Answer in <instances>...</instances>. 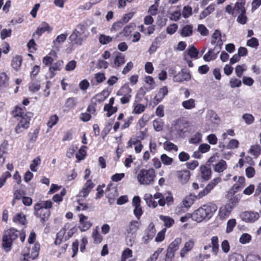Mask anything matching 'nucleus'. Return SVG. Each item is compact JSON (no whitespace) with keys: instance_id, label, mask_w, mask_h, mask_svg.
Instances as JSON below:
<instances>
[{"instance_id":"obj_23","label":"nucleus","mask_w":261,"mask_h":261,"mask_svg":"<svg viewBox=\"0 0 261 261\" xmlns=\"http://www.w3.org/2000/svg\"><path fill=\"white\" fill-rule=\"evenodd\" d=\"M200 176L202 179L205 180H208L212 174V170L211 167L205 165L201 166L200 168Z\"/></svg>"},{"instance_id":"obj_42","label":"nucleus","mask_w":261,"mask_h":261,"mask_svg":"<svg viewBox=\"0 0 261 261\" xmlns=\"http://www.w3.org/2000/svg\"><path fill=\"white\" fill-rule=\"evenodd\" d=\"M29 88L30 91L32 92H37L40 88L39 82L37 81H34L32 80V81L29 84Z\"/></svg>"},{"instance_id":"obj_45","label":"nucleus","mask_w":261,"mask_h":261,"mask_svg":"<svg viewBox=\"0 0 261 261\" xmlns=\"http://www.w3.org/2000/svg\"><path fill=\"white\" fill-rule=\"evenodd\" d=\"M99 41L102 45L107 44L112 41V38L109 36L101 34L99 37Z\"/></svg>"},{"instance_id":"obj_48","label":"nucleus","mask_w":261,"mask_h":261,"mask_svg":"<svg viewBox=\"0 0 261 261\" xmlns=\"http://www.w3.org/2000/svg\"><path fill=\"white\" fill-rule=\"evenodd\" d=\"M87 148L85 146H83L79 150L78 153L76 154V158L79 160L81 161L84 160L86 154V151L85 149Z\"/></svg>"},{"instance_id":"obj_55","label":"nucleus","mask_w":261,"mask_h":261,"mask_svg":"<svg viewBox=\"0 0 261 261\" xmlns=\"http://www.w3.org/2000/svg\"><path fill=\"white\" fill-rule=\"evenodd\" d=\"M230 86L232 88L240 87L242 85L241 80L236 79V77H232L229 81Z\"/></svg>"},{"instance_id":"obj_39","label":"nucleus","mask_w":261,"mask_h":261,"mask_svg":"<svg viewBox=\"0 0 261 261\" xmlns=\"http://www.w3.org/2000/svg\"><path fill=\"white\" fill-rule=\"evenodd\" d=\"M160 218L164 222L165 226L167 227H170L174 222V220L168 216L161 215Z\"/></svg>"},{"instance_id":"obj_56","label":"nucleus","mask_w":261,"mask_h":261,"mask_svg":"<svg viewBox=\"0 0 261 261\" xmlns=\"http://www.w3.org/2000/svg\"><path fill=\"white\" fill-rule=\"evenodd\" d=\"M239 144V142L237 140L232 139L230 140L226 147L228 149H234L238 147Z\"/></svg>"},{"instance_id":"obj_26","label":"nucleus","mask_w":261,"mask_h":261,"mask_svg":"<svg viewBox=\"0 0 261 261\" xmlns=\"http://www.w3.org/2000/svg\"><path fill=\"white\" fill-rule=\"evenodd\" d=\"M197 195L190 194L189 196L186 197L182 201L184 207L188 208L190 207L193 203L195 199H200Z\"/></svg>"},{"instance_id":"obj_18","label":"nucleus","mask_w":261,"mask_h":261,"mask_svg":"<svg viewBox=\"0 0 261 261\" xmlns=\"http://www.w3.org/2000/svg\"><path fill=\"white\" fill-rule=\"evenodd\" d=\"M106 194L110 201L111 200L114 201L115 198L118 196L117 188L113 187L111 185H109L106 189Z\"/></svg>"},{"instance_id":"obj_52","label":"nucleus","mask_w":261,"mask_h":261,"mask_svg":"<svg viewBox=\"0 0 261 261\" xmlns=\"http://www.w3.org/2000/svg\"><path fill=\"white\" fill-rule=\"evenodd\" d=\"M153 126L156 131L160 132L163 129V122L161 120H154L153 121Z\"/></svg>"},{"instance_id":"obj_8","label":"nucleus","mask_w":261,"mask_h":261,"mask_svg":"<svg viewBox=\"0 0 261 261\" xmlns=\"http://www.w3.org/2000/svg\"><path fill=\"white\" fill-rule=\"evenodd\" d=\"M154 198L159 199L158 203L161 206H164L166 203L170 205L173 202V198L170 193L163 194L158 192L154 195Z\"/></svg>"},{"instance_id":"obj_24","label":"nucleus","mask_w":261,"mask_h":261,"mask_svg":"<svg viewBox=\"0 0 261 261\" xmlns=\"http://www.w3.org/2000/svg\"><path fill=\"white\" fill-rule=\"evenodd\" d=\"M191 79V75L189 72L181 71L174 76L173 81L175 82L188 81Z\"/></svg>"},{"instance_id":"obj_57","label":"nucleus","mask_w":261,"mask_h":261,"mask_svg":"<svg viewBox=\"0 0 261 261\" xmlns=\"http://www.w3.org/2000/svg\"><path fill=\"white\" fill-rule=\"evenodd\" d=\"M229 261H243V256L239 253H233L229 256Z\"/></svg>"},{"instance_id":"obj_25","label":"nucleus","mask_w":261,"mask_h":261,"mask_svg":"<svg viewBox=\"0 0 261 261\" xmlns=\"http://www.w3.org/2000/svg\"><path fill=\"white\" fill-rule=\"evenodd\" d=\"M84 39L83 34H71L69 37L70 43L73 44L80 45Z\"/></svg>"},{"instance_id":"obj_38","label":"nucleus","mask_w":261,"mask_h":261,"mask_svg":"<svg viewBox=\"0 0 261 261\" xmlns=\"http://www.w3.org/2000/svg\"><path fill=\"white\" fill-rule=\"evenodd\" d=\"M77 104V99L75 97H69L66 100L65 107L68 109L74 108Z\"/></svg>"},{"instance_id":"obj_43","label":"nucleus","mask_w":261,"mask_h":261,"mask_svg":"<svg viewBox=\"0 0 261 261\" xmlns=\"http://www.w3.org/2000/svg\"><path fill=\"white\" fill-rule=\"evenodd\" d=\"M247 70V66L245 64L237 65L235 68V72L237 76L241 77L244 71Z\"/></svg>"},{"instance_id":"obj_30","label":"nucleus","mask_w":261,"mask_h":261,"mask_svg":"<svg viewBox=\"0 0 261 261\" xmlns=\"http://www.w3.org/2000/svg\"><path fill=\"white\" fill-rule=\"evenodd\" d=\"M245 2H237L233 7L234 16H237L238 14L245 12L246 10L244 7Z\"/></svg>"},{"instance_id":"obj_5","label":"nucleus","mask_w":261,"mask_h":261,"mask_svg":"<svg viewBox=\"0 0 261 261\" xmlns=\"http://www.w3.org/2000/svg\"><path fill=\"white\" fill-rule=\"evenodd\" d=\"M155 176L154 170L150 168L149 169H141L138 174L137 177L140 184L149 185L153 184Z\"/></svg>"},{"instance_id":"obj_61","label":"nucleus","mask_w":261,"mask_h":261,"mask_svg":"<svg viewBox=\"0 0 261 261\" xmlns=\"http://www.w3.org/2000/svg\"><path fill=\"white\" fill-rule=\"evenodd\" d=\"M242 118L247 124H252L254 120V117L251 114L248 113L244 114L242 116Z\"/></svg>"},{"instance_id":"obj_12","label":"nucleus","mask_w":261,"mask_h":261,"mask_svg":"<svg viewBox=\"0 0 261 261\" xmlns=\"http://www.w3.org/2000/svg\"><path fill=\"white\" fill-rule=\"evenodd\" d=\"M156 230L154 228V225L152 222H151L145 230L144 234L142 238L143 243L147 244L149 240L153 239Z\"/></svg>"},{"instance_id":"obj_53","label":"nucleus","mask_w":261,"mask_h":261,"mask_svg":"<svg viewBox=\"0 0 261 261\" xmlns=\"http://www.w3.org/2000/svg\"><path fill=\"white\" fill-rule=\"evenodd\" d=\"M237 21L242 24H244L247 21V17L246 15V11L238 14Z\"/></svg>"},{"instance_id":"obj_62","label":"nucleus","mask_w":261,"mask_h":261,"mask_svg":"<svg viewBox=\"0 0 261 261\" xmlns=\"http://www.w3.org/2000/svg\"><path fill=\"white\" fill-rule=\"evenodd\" d=\"M92 236L95 243L98 244L101 242L102 237L97 230H93Z\"/></svg>"},{"instance_id":"obj_51","label":"nucleus","mask_w":261,"mask_h":261,"mask_svg":"<svg viewBox=\"0 0 261 261\" xmlns=\"http://www.w3.org/2000/svg\"><path fill=\"white\" fill-rule=\"evenodd\" d=\"M192 8L189 6H186L184 7L182 12V16L185 18L189 17L192 14Z\"/></svg>"},{"instance_id":"obj_9","label":"nucleus","mask_w":261,"mask_h":261,"mask_svg":"<svg viewBox=\"0 0 261 261\" xmlns=\"http://www.w3.org/2000/svg\"><path fill=\"white\" fill-rule=\"evenodd\" d=\"M236 203V199L233 198L230 199L228 202L224 207H221L219 210V216L222 220L227 218L231 211L234 207Z\"/></svg>"},{"instance_id":"obj_63","label":"nucleus","mask_w":261,"mask_h":261,"mask_svg":"<svg viewBox=\"0 0 261 261\" xmlns=\"http://www.w3.org/2000/svg\"><path fill=\"white\" fill-rule=\"evenodd\" d=\"M13 221L18 222L21 224H24L25 221V216L21 214H18L14 217Z\"/></svg>"},{"instance_id":"obj_34","label":"nucleus","mask_w":261,"mask_h":261,"mask_svg":"<svg viewBox=\"0 0 261 261\" xmlns=\"http://www.w3.org/2000/svg\"><path fill=\"white\" fill-rule=\"evenodd\" d=\"M211 244L212 252L215 255H217L219 251L218 238L217 236H214L211 238Z\"/></svg>"},{"instance_id":"obj_35","label":"nucleus","mask_w":261,"mask_h":261,"mask_svg":"<svg viewBox=\"0 0 261 261\" xmlns=\"http://www.w3.org/2000/svg\"><path fill=\"white\" fill-rule=\"evenodd\" d=\"M9 84V77L5 72L0 73V88H6Z\"/></svg>"},{"instance_id":"obj_47","label":"nucleus","mask_w":261,"mask_h":261,"mask_svg":"<svg viewBox=\"0 0 261 261\" xmlns=\"http://www.w3.org/2000/svg\"><path fill=\"white\" fill-rule=\"evenodd\" d=\"M198 54L199 51L194 46H191L188 50V54L192 58L197 59Z\"/></svg>"},{"instance_id":"obj_15","label":"nucleus","mask_w":261,"mask_h":261,"mask_svg":"<svg viewBox=\"0 0 261 261\" xmlns=\"http://www.w3.org/2000/svg\"><path fill=\"white\" fill-rule=\"evenodd\" d=\"M94 186L95 184L92 182L91 180H88L80 192L79 196L86 197Z\"/></svg>"},{"instance_id":"obj_4","label":"nucleus","mask_w":261,"mask_h":261,"mask_svg":"<svg viewBox=\"0 0 261 261\" xmlns=\"http://www.w3.org/2000/svg\"><path fill=\"white\" fill-rule=\"evenodd\" d=\"M53 203L50 200L42 201L34 205V215L41 219L42 223L46 221L50 217L49 208L52 207Z\"/></svg>"},{"instance_id":"obj_17","label":"nucleus","mask_w":261,"mask_h":261,"mask_svg":"<svg viewBox=\"0 0 261 261\" xmlns=\"http://www.w3.org/2000/svg\"><path fill=\"white\" fill-rule=\"evenodd\" d=\"M206 121L208 123L218 124L220 122V119L216 112L209 110L207 112Z\"/></svg>"},{"instance_id":"obj_60","label":"nucleus","mask_w":261,"mask_h":261,"mask_svg":"<svg viewBox=\"0 0 261 261\" xmlns=\"http://www.w3.org/2000/svg\"><path fill=\"white\" fill-rule=\"evenodd\" d=\"M162 163L165 165H170L173 162V159L166 154H163L161 156Z\"/></svg>"},{"instance_id":"obj_28","label":"nucleus","mask_w":261,"mask_h":261,"mask_svg":"<svg viewBox=\"0 0 261 261\" xmlns=\"http://www.w3.org/2000/svg\"><path fill=\"white\" fill-rule=\"evenodd\" d=\"M125 62V56L120 53H117L114 60L115 67H118L122 66Z\"/></svg>"},{"instance_id":"obj_33","label":"nucleus","mask_w":261,"mask_h":261,"mask_svg":"<svg viewBox=\"0 0 261 261\" xmlns=\"http://www.w3.org/2000/svg\"><path fill=\"white\" fill-rule=\"evenodd\" d=\"M22 58L21 56H16L14 57L12 60V66L16 70H18L21 65Z\"/></svg>"},{"instance_id":"obj_31","label":"nucleus","mask_w":261,"mask_h":261,"mask_svg":"<svg viewBox=\"0 0 261 261\" xmlns=\"http://www.w3.org/2000/svg\"><path fill=\"white\" fill-rule=\"evenodd\" d=\"M144 199L149 207L155 208L158 206L157 202L153 200L152 196L150 194H145Z\"/></svg>"},{"instance_id":"obj_7","label":"nucleus","mask_w":261,"mask_h":261,"mask_svg":"<svg viewBox=\"0 0 261 261\" xmlns=\"http://www.w3.org/2000/svg\"><path fill=\"white\" fill-rule=\"evenodd\" d=\"M140 225V223L138 221L136 220H132L129 222V224L127 226L126 238L127 239L128 238H130L129 239L130 244H129L128 243H127L128 245H129L130 246L133 245V242H134L135 240V236H134V235L139 229Z\"/></svg>"},{"instance_id":"obj_22","label":"nucleus","mask_w":261,"mask_h":261,"mask_svg":"<svg viewBox=\"0 0 261 261\" xmlns=\"http://www.w3.org/2000/svg\"><path fill=\"white\" fill-rule=\"evenodd\" d=\"M190 175V172L187 170L179 171L176 173V176L182 184H186L188 182Z\"/></svg>"},{"instance_id":"obj_59","label":"nucleus","mask_w":261,"mask_h":261,"mask_svg":"<svg viewBox=\"0 0 261 261\" xmlns=\"http://www.w3.org/2000/svg\"><path fill=\"white\" fill-rule=\"evenodd\" d=\"M236 221L234 219H230L227 223L226 232L229 233L233 230L234 227L236 226Z\"/></svg>"},{"instance_id":"obj_27","label":"nucleus","mask_w":261,"mask_h":261,"mask_svg":"<svg viewBox=\"0 0 261 261\" xmlns=\"http://www.w3.org/2000/svg\"><path fill=\"white\" fill-rule=\"evenodd\" d=\"M227 168V164L223 160H221L214 166V170L216 172H222Z\"/></svg>"},{"instance_id":"obj_37","label":"nucleus","mask_w":261,"mask_h":261,"mask_svg":"<svg viewBox=\"0 0 261 261\" xmlns=\"http://www.w3.org/2000/svg\"><path fill=\"white\" fill-rule=\"evenodd\" d=\"M212 44H217L216 47H219L223 44L222 40L221 39V34H213L212 36Z\"/></svg>"},{"instance_id":"obj_41","label":"nucleus","mask_w":261,"mask_h":261,"mask_svg":"<svg viewBox=\"0 0 261 261\" xmlns=\"http://www.w3.org/2000/svg\"><path fill=\"white\" fill-rule=\"evenodd\" d=\"M261 147L258 144L252 145L249 149V152L255 156L257 157L260 153Z\"/></svg>"},{"instance_id":"obj_40","label":"nucleus","mask_w":261,"mask_h":261,"mask_svg":"<svg viewBox=\"0 0 261 261\" xmlns=\"http://www.w3.org/2000/svg\"><path fill=\"white\" fill-rule=\"evenodd\" d=\"M41 158L39 156L35 158L30 165V169L33 172H36L38 169L37 166L41 164Z\"/></svg>"},{"instance_id":"obj_29","label":"nucleus","mask_w":261,"mask_h":261,"mask_svg":"<svg viewBox=\"0 0 261 261\" xmlns=\"http://www.w3.org/2000/svg\"><path fill=\"white\" fill-rule=\"evenodd\" d=\"M53 31V28L50 25L45 22H42L37 28L36 33H44L45 32H50Z\"/></svg>"},{"instance_id":"obj_36","label":"nucleus","mask_w":261,"mask_h":261,"mask_svg":"<svg viewBox=\"0 0 261 261\" xmlns=\"http://www.w3.org/2000/svg\"><path fill=\"white\" fill-rule=\"evenodd\" d=\"M215 5L211 4L206 7L200 14V17L202 19L212 13L215 10Z\"/></svg>"},{"instance_id":"obj_54","label":"nucleus","mask_w":261,"mask_h":261,"mask_svg":"<svg viewBox=\"0 0 261 261\" xmlns=\"http://www.w3.org/2000/svg\"><path fill=\"white\" fill-rule=\"evenodd\" d=\"M182 124L180 120H175L173 122L172 128L176 131L178 134H180L182 132V128L181 126Z\"/></svg>"},{"instance_id":"obj_64","label":"nucleus","mask_w":261,"mask_h":261,"mask_svg":"<svg viewBox=\"0 0 261 261\" xmlns=\"http://www.w3.org/2000/svg\"><path fill=\"white\" fill-rule=\"evenodd\" d=\"M247 261H261V258L258 255L250 254L246 257Z\"/></svg>"},{"instance_id":"obj_21","label":"nucleus","mask_w":261,"mask_h":261,"mask_svg":"<svg viewBox=\"0 0 261 261\" xmlns=\"http://www.w3.org/2000/svg\"><path fill=\"white\" fill-rule=\"evenodd\" d=\"M168 93V90L167 86H165L160 88L157 94L154 97V103L157 105L160 102Z\"/></svg>"},{"instance_id":"obj_10","label":"nucleus","mask_w":261,"mask_h":261,"mask_svg":"<svg viewBox=\"0 0 261 261\" xmlns=\"http://www.w3.org/2000/svg\"><path fill=\"white\" fill-rule=\"evenodd\" d=\"M132 91V89L126 85H123L117 91V95L122 96V97L120 98V101L122 104L127 103L129 102L130 99L132 97L130 95Z\"/></svg>"},{"instance_id":"obj_20","label":"nucleus","mask_w":261,"mask_h":261,"mask_svg":"<svg viewBox=\"0 0 261 261\" xmlns=\"http://www.w3.org/2000/svg\"><path fill=\"white\" fill-rule=\"evenodd\" d=\"M195 245V242L193 239H191L188 242H186L183 248H181L180 251V256L183 258L193 248Z\"/></svg>"},{"instance_id":"obj_19","label":"nucleus","mask_w":261,"mask_h":261,"mask_svg":"<svg viewBox=\"0 0 261 261\" xmlns=\"http://www.w3.org/2000/svg\"><path fill=\"white\" fill-rule=\"evenodd\" d=\"M80 228L82 231H85L91 226L92 224L88 221V217L83 214L80 215Z\"/></svg>"},{"instance_id":"obj_1","label":"nucleus","mask_w":261,"mask_h":261,"mask_svg":"<svg viewBox=\"0 0 261 261\" xmlns=\"http://www.w3.org/2000/svg\"><path fill=\"white\" fill-rule=\"evenodd\" d=\"M19 236L21 242H24L25 235L23 232L20 233L13 228H11L4 231L3 236L2 246L5 252H8L11 250L13 242Z\"/></svg>"},{"instance_id":"obj_50","label":"nucleus","mask_w":261,"mask_h":261,"mask_svg":"<svg viewBox=\"0 0 261 261\" xmlns=\"http://www.w3.org/2000/svg\"><path fill=\"white\" fill-rule=\"evenodd\" d=\"M164 148L166 150H168L169 151L170 150H174L175 151H177L178 150L177 146L170 142H165L164 143Z\"/></svg>"},{"instance_id":"obj_14","label":"nucleus","mask_w":261,"mask_h":261,"mask_svg":"<svg viewBox=\"0 0 261 261\" xmlns=\"http://www.w3.org/2000/svg\"><path fill=\"white\" fill-rule=\"evenodd\" d=\"M221 49V47L220 46L219 47H215L213 49H210L208 53L204 55L203 60L206 62L214 60L216 59L217 55L220 51Z\"/></svg>"},{"instance_id":"obj_3","label":"nucleus","mask_w":261,"mask_h":261,"mask_svg":"<svg viewBox=\"0 0 261 261\" xmlns=\"http://www.w3.org/2000/svg\"><path fill=\"white\" fill-rule=\"evenodd\" d=\"M12 113L13 116L17 118L19 121V122L15 128V131L16 133L19 134L22 133L29 127L30 121L32 115V113L28 112L24 114L23 110L18 107H16Z\"/></svg>"},{"instance_id":"obj_46","label":"nucleus","mask_w":261,"mask_h":261,"mask_svg":"<svg viewBox=\"0 0 261 261\" xmlns=\"http://www.w3.org/2000/svg\"><path fill=\"white\" fill-rule=\"evenodd\" d=\"M251 236L247 233H243L240 238V242L242 244L249 243L251 240Z\"/></svg>"},{"instance_id":"obj_2","label":"nucleus","mask_w":261,"mask_h":261,"mask_svg":"<svg viewBox=\"0 0 261 261\" xmlns=\"http://www.w3.org/2000/svg\"><path fill=\"white\" fill-rule=\"evenodd\" d=\"M217 210V207L215 204L210 203L203 205L192 213V220L201 222L203 220H208L213 216Z\"/></svg>"},{"instance_id":"obj_49","label":"nucleus","mask_w":261,"mask_h":261,"mask_svg":"<svg viewBox=\"0 0 261 261\" xmlns=\"http://www.w3.org/2000/svg\"><path fill=\"white\" fill-rule=\"evenodd\" d=\"M132 250L129 248H126L122 252L121 255V261H126V259L132 257Z\"/></svg>"},{"instance_id":"obj_11","label":"nucleus","mask_w":261,"mask_h":261,"mask_svg":"<svg viewBox=\"0 0 261 261\" xmlns=\"http://www.w3.org/2000/svg\"><path fill=\"white\" fill-rule=\"evenodd\" d=\"M240 218L246 223H253L259 218V214L254 211H245L241 213Z\"/></svg>"},{"instance_id":"obj_58","label":"nucleus","mask_w":261,"mask_h":261,"mask_svg":"<svg viewBox=\"0 0 261 261\" xmlns=\"http://www.w3.org/2000/svg\"><path fill=\"white\" fill-rule=\"evenodd\" d=\"M58 117L56 115H52L50 117L49 120L47 122V126L49 128H51L54 125H56L58 121Z\"/></svg>"},{"instance_id":"obj_16","label":"nucleus","mask_w":261,"mask_h":261,"mask_svg":"<svg viewBox=\"0 0 261 261\" xmlns=\"http://www.w3.org/2000/svg\"><path fill=\"white\" fill-rule=\"evenodd\" d=\"M63 65V62L62 60H59L57 62L52 64L49 69L48 77L50 79L53 78L56 74L55 72L60 71L62 69Z\"/></svg>"},{"instance_id":"obj_44","label":"nucleus","mask_w":261,"mask_h":261,"mask_svg":"<svg viewBox=\"0 0 261 261\" xmlns=\"http://www.w3.org/2000/svg\"><path fill=\"white\" fill-rule=\"evenodd\" d=\"M133 113L139 114L144 111L145 107L144 105L134 102L133 104Z\"/></svg>"},{"instance_id":"obj_32","label":"nucleus","mask_w":261,"mask_h":261,"mask_svg":"<svg viewBox=\"0 0 261 261\" xmlns=\"http://www.w3.org/2000/svg\"><path fill=\"white\" fill-rule=\"evenodd\" d=\"M181 106L186 110H191L196 106L195 100L192 98L183 101Z\"/></svg>"},{"instance_id":"obj_13","label":"nucleus","mask_w":261,"mask_h":261,"mask_svg":"<svg viewBox=\"0 0 261 261\" xmlns=\"http://www.w3.org/2000/svg\"><path fill=\"white\" fill-rule=\"evenodd\" d=\"M221 178L219 177H217L213 179L204 189L199 192L198 194V197L199 198H202L203 196L207 195L215 186L221 182Z\"/></svg>"},{"instance_id":"obj_6","label":"nucleus","mask_w":261,"mask_h":261,"mask_svg":"<svg viewBox=\"0 0 261 261\" xmlns=\"http://www.w3.org/2000/svg\"><path fill=\"white\" fill-rule=\"evenodd\" d=\"M181 243V238H177L171 243L167 249L165 261H171L174 258L175 252L178 249Z\"/></svg>"}]
</instances>
